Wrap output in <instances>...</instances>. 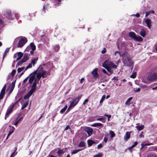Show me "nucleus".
Returning <instances> with one entry per match:
<instances>
[{
	"label": "nucleus",
	"mask_w": 157,
	"mask_h": 157,
	"mask_svg": "<svg viewBox=\"0 0 157 157\" xmlns=\"http://www.w3.org/2000/svg\"><path fill=\"white\" fill-rule=\"evenodd\" d=\"M36 80L35 79L33 84L28 94L24 97V98H29L33 93L36 91Z\"/></svg>",
	"instance_id": "nucleus-1"
},
{
	"label": "nucleus",
	"mask_w": 157,
	"mask_h": 157,
	"mask_svg": "<svg viewBox=\"0 0 157 157\" xmlns=\"http://www.w3.org/2000/svg\"><path fill=\"white\" fill-rule=\"evenodd\" d=\"M128 36L132 39L137 41L140 42L143 41V38L138 35L137 36L136 34L133 32H130L128 33Z\"/></svg>",
	"instance_id": "nucleus-2"
},
{
	"label": "nucleus",
	"mask_w": 157,
	"mask_h": 157,
	"mask_svg": "<svg viewBox=\"0 0 157 157\" xmlns=\"http://www.w3.org/2000/svg\"><path fill=\"white\" fill-rule=\"evenodd\" d=\"M102 66H107L108 67L110 68H113L115 69H117V66L114 64V63L109 60H105L103 63Z\"/></svg>",
	"instance_id": "nucleus-3"
},
{
	"label": "nucleus",
	"mask_w": 157,
	"mask_h": 157,
	"mask_svg": "<svg viewBox=\"0 0 157 157\" xmlns=\"http://www.w3.org/2000/svg\"><path fill=\"white\" fill-rule=\"evenodd\" d=\"M27 39L25 37H24L20 38L17 45V47H22L27 42Z\"/></svg>",
	"instance_id": "nucleus-4"
},
{
	"label": "nucleus",
	"mask_w": 157,
	"mask_h": 157,
	"mask_svg": "<svg viewBox=\"0 0 157 157\" xmlns=\"http://www.w3.org/2000/svg\"><path fill=\"white\" fill-rule=\"evenodd\" d=\"M147 79L149 81H153L157 80V73L154 72L153 73H151L148 75Z\"/></svg>",
	"instance_id": "nucleus-5"
},
{
	"label": "nucleus",
	"mask_w": 157,
	"mask_h": 157,
	"mask_svg": "<svg viewBox=\"0 0 157 157\" xmlns=\"http://www.w3.org/2000/svg\"><path fill=\"white\" fill-rule=\"evenodd\" d=\"M79 101V100L78 99H75L73 100V101L71 102L70 105L67 110L66 113L68 112L72 107L75 106L77 104Z\"/></svg>",
	"instance_id": "nucleus-6"
},
{
	"label": "nucleus",
	"mask_w": 157,
	"mask_h": 157,
	"mask_svg": "<svg viewBox=\"0 0 157 157\" xmlns=\"http://www.w3.org/2000/svg\"><path fill=\"white\" fill-rule=\"evenodd\" d=\"M46 77V72L42 73L40 74L36 75V78L37 79V82H39L41 77H42L43 78H44Z\"/></svg>",
	"instance_id": "nucleus-7"
},
{
	"label": "nucleus",
	"mask_w": 157,
	"mask_h": 157,
	"mask_svg": "<svg viewBox=\"0 0 157 157\" xmlns=\"http://www.w3.org/2000/svg\"><path fill=\"white\" fill-rule=\"evenodd\" d=\"M98 68L94 69L91 72V74L93 75V77L95 78H98L99 75L98 73Z\"/></svg>",
	"instance_id": "nucleus-8"
},
{
	"label": "nucleus",
	"mask_w": 157,
	"mask_h": 157,
	"mask_svg": "<svg viewBox=\"0 0 157 157\" xmlns=\"http://www.w3.org/2000/svg\"><path fill=\"white\" fill-rule=\"evenodd\" d=\"M6 85L5 84L2 88L0 93V98H3L5 94Z\"/></svg>",
	"instance_id": "nucleus-9"
},
{
	"label": "nucleus",
	"mask_w": 157,
	"mask_h": 157,
	"mask_svg": "<svg viewBox=\"0 0 157 157\" xmlns=\"http://www.w3.org/2000/svg\"><path fill=\"white\" fill-rule=\"evenodd\" d=\"M122 56H123V58L122 59V60L123 63L125 64V63H127V61H128L130 58L128 56H125L124 54L122 55Z\"/></svg>",
	"instance_id": "nucleus-10"
},
{
	"label": "nucleus",
	"mask_w": 157,
	"mask_h": 157,
	"mask_svg": "<svg viewBox=\"0 0 157 157\" xmlns=\"http://www.w3.org/2000/svg\"><path fill=\"white\" fill-rule=\"evenodd\" d=\"M131 132H126L125 135L124 137V140L127 141L130 138V134Z\"/></svg>",
	"instance_id": "nucleus-11"
},
{
	"label": "nucleus",
	"mask_w": 157,
	"mask_h": 157,
	"mask_svg": "<svg viewBox=\"0 0 157 157\" xmlns=\"http://www.w3.org/2000/svg\"><path fill=\"white\" fill-rule=\"evenodd\" d=\"M85 130L86 132L87 133L89 136H91L92 134L93 129L87 127L86 128Z\"/></svg>",
	"instance_id": "nucleus-12"
},
{
	"label": "nucleus",
	"mask_w": 157,
	"mask_h": 157,
	"mask_svg": "<svg viewBox=\"0 0 157 157\" xmlns=\"http://www.w3.org/2000/svg\"><path fill=\"white\" fill-rule=\"evenodd\" d=\"M30 54L29 55L28 53H25L24 54L23 57L22 59V60L24 61L25 62L26 61L29 59V56Z\"/></svg>",
	"instance_id": "nucleus-13"
},
{
	"label": "nucleus",
	"mask_w": 157,
	"mask_h": 157,
	"mask_svg": "<svg viewBox=\"0 0 157 157\" xmlns=\"http://www.w3.org/2000/svg\"><path fill=\"white\" fill-rule=\"evenodd\" d=\"M38 73L37 75L40 74L42 73H44L46 71H44V68L42 67H39L37 69Z\"/></svg>",
	"instance_id": "nucleus-14"
},
{
	"label": "nucleus",
	"mask_w": 157,
	"mask_h": 157,
	"mask_svg": "<svg viewBox=\"0 0 157 157\" xmlns=\"http://www.w3.org/2000/svg\"><path fill=\"white\" fill-rule=\"evenodd\" d=\"M133 63L130 58L129 59L128 61H127V63H125V65L128 67H130L133 66Z\"/></svg>",
	"instance_id": "nucleus-15"
},
{
	"label": "nucleus",
	"mask_w": 157,
	"mask_h": 157,
	"mask_svg": "<svg viewBox=\"0 0 157 157\" xmlns=\"http://www.w3.org/2000/svg\"><path fill=\"white\" fill-rule=\"evenodd\" d=\"M23 103L22 104V105L21 109L22 110L25 108L26 107V106L28 105L29 104V101H24Z\"/></svg>",
	"instance_id": "nucleus-16"
},
{
	"label": "nucleus",
	"mask_w": 157,
	"mask_h": 157,
	"mask_svg": "<svg viewBox=\"0 0 157 157\" xmlns=\"http://www.w3.org/2000/svg\"><path fill=\"white\" fill-rule=\"evenodd\" d=\"M145 22L147 25L149 29H150L151 24V20L149 19H146L145 21Z\"/></svg>",
	"instance_id": "nucleus-17"
},
{
	"label": "nucleus",
	"mask_w": 157,
	"mask_h": 157,
	"mask_svg": "<svg viewBox=\"0 0 157 157\" xmlns=\"http://www.w3.org/2000/svg\"><path fill=\"white\" fill-rule=\"evenodd\" d=\"M140 34L143 37H144L146 35V32L145 29H143L141 30Z\"/></svg>",
	"instance_id": "nucleus-18"
},
{
	"label": "nucleus",
	"mask_w": 157,
	"mask_h": 157,
	"mask_svg": "<svg viewBox=\"0 0 157 157\" xmlns=\"http://www.w3.org/2000/svg\"><path fill=\"white\" fill-rule=\"evenodd\" d=\"M23 54L21 52H19L17 53V55L18 57L16 59V60L18 61L20 60L22 56H23Z\"/></svg>",
	"instance_id": "nucleus-19"
},
{
	"label": "nucleus",
	"mask_w": 157,
	"mask_h": 157,
	"mask_svg": "<svg viewBox=\"0 0 157 157\" xmlns=\"http://www.w3.org/2000/svg\"><path fill=\"white\" fill-rule=\"evenodd\" d=\"M38 59V57H36L32 60L31 61V63L33 64V66H34L37 63Z\"/></svg>",
	"instance_id": "nucleus-20"
},
{
	"label": "nucleus",
	"mask_w": 157,
	"mask_h": 157,
	"mask_svg": "<svg viewBox=\"0 0 157 157\" xmlns=\"http://www.w3.org/2000/svg\"><path fill=\"white\" fill-rule=\"evenodd\" d=\"M29 46L30 48H31L32 50H35L36 49V46L35 45L34 43H31L30 44V45Z\"/></svg>",
	"instance_id": "nucleus-21"
},
{
	"label": "nucleus",
	"mask_w": 157,
	"mask_h": 157,
	"mask_svg": "<svg viewBox=\"0 0 157 157\" xmlns=\"http://www.w3.org/2000/svg\"><path fill=\"white\" fill-rule=\"evenodd\" d=\"M29 76V77L30 76V77L29 78V82L30 84H31L34 80L35 77H34V75H30Z\"/></svg>",
	"instance_id": "nucleus-22"
},
{
	"label": "nucleus",
	"mask_w": 157,
	"mask_h": 157,
	"mask_svg": "<svg viewBox=\"0 0 157 157\" xmlns=\"http://www.w3.org/2000/svg\"><path fill=\"white\" fill-rule=\"evenodd\" d=\"M106 70L109 72L110 74H112L113 73V71L111 70L112 68H110L108 67L107 66H102Z\"/></svg>",
	"instance_id": "nucleus-23"
},
{
	"label": "nucleus",
	"mask_w": 157,
	"mask_h": 157,
	"mask_svg": "<svg viewBox=\"0 0 157 157\" xmlns=\"http://www.w3.org/2000/svg\"><path fill=\"white\" fill-rule=\"evenodd\" d=\"M13 110L10 108H9L7 109L6 113V116L9 115L10 113H11L13 111Z\"/></svg>",
	"instance_id": "nucleus-24"
},
{
	"label": "nucleus",
	"mask_w": 157,
	"mask_h": 157,
	"mask_svg": "<svg viewBox=\"0 0 157 157\" xmlns=\"http://www.w3.org/2000/svg\"><path fill=\"white\" fill-rule=\"evenodd\" d=\"M91 126L94 127L97 126H103V124L101 123H95L91 125Z\"/></svg>",
	"instance_id": "nucleus-25"
},
{
	"label": "nucleus",
	"mask_w": 157,
	"mask_h": 157,
	"mask_svg": "<svg viewBox=\"0 0 157 157\" xmlns=\"http://www.w3.org/2000/svg\"><path fill=\"white\" fill-rule=\"evenodd\" d=\"M20 99H19L17 101H16L14 103H12V104L10 105L9 107L13 110V109L14 108L15 106L19 101Z\"/></svg>",
	"instance_id": "nucleus-26"
},
{
	"label": "nucleus",
	"mask_w": 157,
	"mask_h": 157,
	"mask_svg": "<svg viewBox=\"0 0 157 157\" xmlns=\"http://www.w3.org/2000/svg\"><path fill=\"white\" fill-rule=\"evenodd\" d=\"M138 144V142L137 141H136L135 142H134V144L133 145H132L131 147H129L128 148V149L129 150H130L131 151L132 150V149L133 147H135Z\"/></svg>",
	"instance_id": "nucleus-27"
},
{
	"label": "nucleus",
	"mask_w": 157,
	"mask_h": 157,
	"mask_svg": "<svg viewBox=\"0 0 157 157\" xmlns=\"http://www.w3.org/2000/svg\"><path fill=\"white\" fill-rule=\"evenodd\" d=\"M10 48H7L5 50L4 53L3 54V58H4L6 56L7 54L9 52Z\"/></svg>",
	"instance_id": "nucleus-28"
},
{
	"label": "nucleus",
	"mask_w": 157,
	"mask_h": 157,
	"mask_svg": "<svg viewBox=\"0 0 157 157\" xmlns=\"http://www.w3.org/2000/svg\"><path fill=\"white\" fill-rule=\"evenodd\" d=\"M136 128L139 131H140L142 130L144 128V125H141L140 126H136Z\"/></svg>",
	"instance_id": "nucleus-29"
},
{
	"label": "nucleus",
	"mask_w": 157,
	"mask_h": 157,
	"mask_svg": "<svg viewBox=\"0 0 157 157\" xmlns=\"http://www.w3.org/2000/svg\"><path fill=\"white\" fill-rule=\"evenodd\" d=\"M59 46L58 45H55L53 48L55 52H58L59 49Z\"/></svg>",
	"instance_id": "nucleus-30"
},
{
	"label": "nucleus",
	"mask_w": 157,
	"mask_h": 157,
	"mask_svg": "<svg viewBox=\"0 0 157 157\" xmlns=\"http://www.w3.org/2000/svg\"><path fill=\"white\" fill-rule=\"evenodd\" d=\"M7 16L8 17L9 19L11 18L12 13L10 11H8L6 12Z\"/></svg>",
	"instance_id": "nucleus-31"
},
{
	"label": "nucleus",
	"mask_w": 157,
	"mask_h": 157,
	"mask_svg": "<svg viewBox=\"0 0 157 157\" xmlns=\"http://www.w3.org/2000/svg\"><path fill=\"white\" fill-rule=\"evenodd\" d=\"M85 144L84 142L81 141L78 145L79 147H84L85 146Z\"/></svg>",
	"instance_id": "nucleus-32"
},
{
	"label": "nucleus",
	"mask_w": 157,
	"mask_h": 157,
	"mask_svg": "<svg viewBox=\"0 0 157 157\" xmlns=\"http://www.w3.org/2000/svg\"><path fill=\"white\" fill-rule=\"evenodd\" d=\"M87 142H88V145L89 146H91V145H92V144L94 143V142L91 140H88L87 141Z\"/></svg>",
	"instance_id": "nucleus-33"
},
{
	"label": "nucleus",
	"mask_w": 157,
	"mask_h": 157,
	"mask_svg": "<svg viewBox=\"0 0 157 157\" xmlns=\"http://www.w3.org/2000/svg\"><path fill=\"white\" fill-rule=\"evenodd\" d=\"M136 76V72H132V74L130 75V77L132 78H135Z\"/></svg>",
	"instance_id": "nucleus-34"
},
{
	"label": "nucleus",
	"mask_w": 157,
	"mask_h": 157,
	"mask_svg": "<svg viewBox=\"0 0 157 157\" xmlns=\"http://www.w3.org/2000/svg\"><path fill=\"white\" fill-rule=\"evenodd\" d=\"M63 152H64L62 150L60 149V148L58 149V150L57 152V153L59 154L58 155L59 156H60V155Z\"/></svg>",
	"instance_id": "nucleus-35"
},
{
	"label": "nucleus",
	"mask_w": 157,
	"mask_h": 157,
	"mask_svg": "<svg viewBox=\"0 0 157 157\" xmlns=\"http://www.w3.org/2000/svg\"><path fill=\"white\" fill-rule=\"evenodd\" d=\"M67 108V106L65 105L64 108L62 109L60 111V113L61 114L63 113L66 110Z\"/></svg>",
	"instance_id": "nucleus-36"
},
{
	"label": "nucleus",
	"mask_w": 157,
	"mask_h": 157,
	"mask_svg": "<svg viewBox=\"0 0 157 157\" xmlns=\"http://www.w3.org/2000/svg\"><path fill=\"white\" fill-rule=\"evenodd\" d=\"M81 149H77V150H73L71 152V154H76L77 152H78L79 151H80L82 150Z\"/></svg>",
	"instance_id": "nucleus-37"
},
{
	"label": "nucleus",
	"mask_w": 157,
	"mask_h": 157,
	"mask_svg": "<svg viewBox=\"0 0 157 157\" xmlns=\"http://www.w3.org/2000/svg\"><path fill=\"white\" fill-rule=\"evenodd\" d=\"M109 134L111 135V138L114 137L115 136V133L113 131H109Z\"/></svg>",
	"instance_id": "nucleus-38"
},
{
	"label": "nucleus",
	"mask_w": 157,
	"mask_h": 157,
	"mask_svg": "<svg viewBox=\"0 0 157 157\" xmlns=\"http://www.w3.org/2000/svg\"><path fill=\"white\" fill-rule=\"evenodd\" d=\"M25 68V67H22L21 68L19 67L17 69V71L18 73H20Z\"/></svg>",
	"instance_id": "nucleus-39"
},
{
	"label": "nucleus",
	"mask_w": 157,
	"mask_h": 157,
	"mask_svg": "<svg viewBox=\"0 0 157 157\" xmlns=\"http://www.w3.org/2000/svg\"><path fill=\"white\" fill-rule=\"evenodd\" d=\"M25 62L24 61L22 60V59H21L20 61H19L17 63L16 66L18 65V66L21 65L23 63Z\"/></svg>",
	"instance_id": "nucleus-40"
},
{
	"label": "nucleus",
	"mask_w": 157,
	"mask_h": 157,
	"mask_svg": "<svg viewBox=\"0 0 157 157\" xmlns=\"http://www.w3.org/2000/svg\"><path fill=\"white\" fill-rule=\"evenodd\" d=\"M132 99H128L125 102V104L126 105H129L131 103L130 102Z\"/></svg>",
	"instance_id": "nucleus-41"
},
{
	"label": "nucleus",
	"mask_w": 157,
	"mask_h": 157,
	"mask_svg": "<svg viewBox=\"0 0 157 157\" xmlns=\"http://www.w3.org/2000/svg\"><path fill=\"white\" fill-rule=\"evenodd\" d=\"M37 69L36 71H34L30 75H34V77H35V75L36 74H37L38 73Z\"/></svg>",
	"instance_id": "nucleus-42"
},
{
	"label": "nucleus",
	"mask_w": 157,
	"mask_h": 157,
	"mask_svg": "<svg viewBox=\"0 0 157 157\" xmlns=\"http://www.w3.org/2000/svg\"><path fill=\"white\" fill-rule=\"evenodd\" d=\"M16 71L15 70H13L11 73V75L12 77L14 76L15 73H16Z\"/></svg>",
	"instance_id": "nucleus-43"
},
{
	"label": "nucleus",
	"mask_w": 157,
	"mask_h": 157,
	"mask_svg": "<svg viewBox=\"0 0 157 157\" xmlns=\"http://www.w3.org/2000/svg\"><path fill=\"white\" fill-rule=\"evenodd\" d=\"M102 154L101 153H99L98 154L94 155L93 157H101L102 156Z\"/></svg>",
	"instance_id": "nucleus-44"
},
{
	"label": "nucleus",
	"mask_w": 157,
	"mask_h": 157,
	"mask_svg": "<svg viewBox=\"0 0 157 157\" xmlns=\"http://www.w3.org/2000/svg\"><path fill=\"white\" fill-rule=\"evenodd\" d=\"M32 67V64L31 63H29L28 65L26 67L25 71L26 70L28 69L31 68Z\"/></svg>",
	"instance_id": "nucleus-45"
},
{
	"label": "nucleus",
	"mask_w": 157,
	"mask_h": 157,
	"mask_svg": "<svg viewBox=\"0 0 157 157\" xmlns=\"http://www.w3.org/2000/svg\"><path fill=\"white\" fill-rule=\"evenodd\" d=\"M10 131L13 133L15 130V128L13 126H10Z\"/></svg>",
	"instance_id": "nucleus-46"
},
{
	"label": "nucleus",
	"mask_w": 157,
	"mask_h": 157,
	"mask_svg": "<svg viewBox=\"0 0 157 157\" xmlns=\"http://www.w3.org/2000/svg\"><path fill=\"white\" fill-rule=\"evenodd\" d=\"M20 121V119H18V118H17L16 119V120L15 121V123L14 124V125H16L18 123H19V121Z\"/></svg>",
	"instance_id": "nucleus-47"
},
{
	"label": "nucleus",
	"mask_w": 157,
	"mask_h": 157,
	"mask_svg": "<svg viewBox=\"0 0 157 157\" xmlns=\"http://www.w3.org/2000/svg\"><path fill=\"white\" fill-rule=\"evenodd\" d=\"M97 121H102V122L103 123H105V121L104 120V118H98L97 119Z\"/></svg>",
	"instance_id": "nucleus-48"
},
{
	"label": "nucleus",
	"mask_w": 157,
	"mask_h": 157,
	"mask_svg": "<svg viewBox=\"0 0 157 157\" xmlns=\"http://www.w3.org/2000/svg\"><path fill=\"white\" fill-rule=\"evenodd\" d=\"M147 157H157L155 155L153 154H150L147 155Z\"/></svg>",
	"instance_id": "nucleus-49"
},
{
	"label": "nucleus",
	"mask_w": 157,
	"mask_h": 157,
	"mask_svg": "<svg viewBox=\"0 0 157 157\" xmlns=\"http://www.w3.org/2000/svg\"><path fill=\"white\" fill-rule=\"evenodd\" d=\"M106 52V50L105 48H104L103 50L101 51V52L102 54H104Z\"/></svg>",
	"instance_id": "nucleus-50"
},
{
	"label": "nucleus",
	"mask_w": 157,
	"mask_h": 157,
	"mask_svg": "<svg viewBox=\"0 0 157 157\" xmlns=\"http://www.w3.org/2000/svg\"><path fill=\"white\" fill-rule=\"evenodd\" d=\"M29 76L27 77V78H26L23 81V84H24V83H25L28 80L29 78Z\"/></svg>",
	"instance_id": "nucleus-51"
},
{
	"label": "nucleus",
	"mask_w": 157,
	"mask_h": 157,
	"mask_svg": "<svg viewBox=\"0 0 157 157\" xmlns=\"http://www.w3.org/2000/svg\"><path fill=\"white\" fill-rule=\"evenodd\" d=\"M103 146H102V144H99L98 145L97 148L98 149H100Z\"/></svg>",
	"instance_id": "nucleus-52"
},
{
	"label": "nucleus",
	"mask_w": 157,
	"mask_h": 157,
	"mask_svg": "<svg viewBox=\"0 0 157 157\" xmlns=\"http://www.w3.org/2000/svg\"><path fill=\"white\" fill-rule=\"evenodd\" d=\"M145 13H146V14H145V17H147L149 15V14H150V12H149V11L146 12H145Z\"/></svg>",
	"instance_id": "nucleus-53"
},
{
	"label": "nucleus",
	"mask_w": 157,
	"mask_h": 157,
	"mask_svg": "<svg viewBox=\"0 0 157 157\" xmlns=\"http://www.w3.org/2000/svg\"><path fill=\"white\" fill-rule=\"evenodd\" d=\"M88 101V100L87 99H86L85 100L84 102H83V104L85 105L87 102Z\"/></svg>",
	"instance_id": "nucleus-54"
},
{
	"label": "nucleus",
	"mask_w": 157,
	"mask_h": 157,
	"mask_svg": "<svg viewBox=\"0 0 157 157\" xmlns=\"http://www.w3.org/2000/svg\"><path fill=\"white\" fill-rule=\"evenodd\" d=\"M30 49V48L29 46L26 48L25 51L27 52H29V50Z\"/></svg>",
	"instance_id": "nucleus-55"
},
{
	"label": "nucleus",
	"mask_w": 157,
	"mask_h": 157,
	"mask_svg": "<svg viewBox=\"0 0 157 157\" xmlns=\"http://www.w3.org/2000/svg\"><path fill=\"white\" fill-rule=\"evenodd\" d=\"M116 53H118L120 56H121V54L120 53V52L119 51H116V52H115V53H114V55L115 56H116Z\"/></svg>",
	"instance_id": "nucleus-56"
},
{
	"label": "nucleus",
	"mask_w": 157,
	"mask_h": 157,
	"mask_svg": "<svg viewBox=\"0 0 157 157\" xmlns=\"http://www.w3.org/2000/svg\"><path fill=\"white\" fill-rule=\"evenodd\" d=\"M108 140V138L106 137H105L104 139V140L105 143H106Z\"/></svg>",
	"instance_id": "nucleus-57"
},
{
	"label": "nucleus",
	"mask_w": 157,
	"mask_h": 157,
	"mask_svg": "<svg viewBox=\"0 0 157 157\" xmlns=\"http://www.w3.org/2000/svg\"><path fill=\"white\" fill-rule=\"evenodd\" d=\"M139 136L140 137H144V136L143 135V132H141Z\"/></svg>",
	"instance_id": "nucleus-58"
},
{
	"label": "nucleus",
	"mask_w": 157,
	"mask_h": 157,
	"mask_svg": "<svg viewBox=\"0 0 157 157\" xmlns=\"http://www.w3.org/2000/svg\"><path fill=\"white\" fill-rule=\"evenodd\" d=\"M134 16H136L137 17H140V15L139 13H137L136 14H135Z\"/></svg>",
	"instance_id": "nucleus-59"
},
{
	"label": "nucleus",
	"mask_w": 157,
	"mask_h": 157,
	"mask_svg": "<svg viewBox=\"0 0 157 157\" xmlns=\"http://www.w3.org/2000/svg\"><path fill=\"white\" fill-rule=\"evenodd\" d=\"M140 90V88H138L137 89L135 90V91L136 92H139Z\"/></svg>",
	"instance_id": "nucleus-60"
},
{
	"label": "nucleus",
	"mask_w": 157,
	"mask_h": 157,
	"mask_svg": "<svg viewBox=\"0 0 157 157\" xmlns=\"http://www.w3.org/2000/svg\"><path fill=\"white\" fill-rule=\"evenodd\" d=\"M102 72L104 73H105V74H106L107 73V71H106L104 69H103L102 70Z\"/></svg>",
	"instance_id": "nucleus-61"
},
{
	"label": "nucleus",
	"mask_w": 157,
	"mask_h": 157,
	"mask_svg": "<svg viewBox=\"0 0 157 157\" xmlns=\"http://www.w3.org/2000/svg\"><path fill=\"white\" fill-rule=\"evenodd\" d=\"M17 149H16L15 151L12 153L11 154L10 156H11V157H13L14 156V155H14V154L15 153V151Z\"/></svg>",
	"instance_id": "nucleus-62"
},
{
	"label": "nucleus",
	"mask_w": 157,
	"mask_h": 157,
	"mask_svg": "<svg viewBox=\"0 0 157 157\" xmlns=\"http://www.w3.org/2000/svg\"><path fill=\"white\" fill-rule=\"evenodd\" d=\"M35 50H32L30 52V54L32 55H33V54H34V51H35Z\"/></svg>",
	"instance_id": "nucleus-63"
},
{
	"label": "nucleus",
	"mask_w": 157,
	"mask_h": 157,
	"mask_svg": "<svg viewBox=\"0 0 157 157\" xmlns=\"http://www.w3.org/2000/svg\"><path fill=\"white\" fill-rule=\"evenodd\" d=\"M53 1L58 3H59L61 1V0H53Z\"/></svg>",
	"instance_id": "nucleus-64"
}]
</instances>
